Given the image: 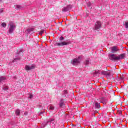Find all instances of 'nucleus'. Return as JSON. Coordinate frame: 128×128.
Returning a JSON list of instances; mask_svg holds the SVG:
<instances>
[{
    "label": "nucleus",
    "mask_w": 128,
    "mask_h": 128,
    "mask_svg": "<svg viewBox=\"0 0 128 128\" xmlns=\"http://www.w3.org/2000/svg\"><path fill=\"white\" fill-rule=\"evenodd\" d=\"M10 28L8 30L9 34H12L14 30H16V25L12 24V22H10L9 24Z\"/></svg>",
    "instance_id": "3"
},
{
    "label": "nucleus",
    "mask_w": 128,
    "mask_h": 128,
    "mask_svg": "<svg viewBox=\"0 0 128 128\" xmlns=\"http://www.w3.org/2000/svg\"><path fill=\"white\" fill-rule=\"evenodd\" d=\"M124 24L126 28H128V22H125Z\"/></svg>",
    "instance_id": "28"
},
{
    "label": "nucleus",
    "mask_w": 128,
    "mask_h": 128,
    "mask_svg": "<svg viewBox=\"0 0 128 128\" xmlns=\"http://www.w3.org/2000/svg\"><path fill=\"white\" fill-rule=\"evenodd\" d=\"M16 60H20V57L14 58V60H13V62H16Z\"/></svg>",
    "instance_id": "27"
},
{
    "label": "nucleus",
    "mask_w": 128,
    "mask_h": 128,
    "mask_svg": "<svg viewBox=\"0 0 128 128\" xmlns=\"http://www.w3.org/2000/svg\"><path fill=\"white\" fill-rule=\"evenodd\" d=\"M93 106L95 108L98 110V108H100V103L98 102H94L93 103Z\"/></svg>",
    "instance_id": "9"
},
{
    "label": "nucleus",
    "mask_w": 128,
    "mask_h": 128,
    "mask_svg": "<svg viewBox=\"0 0 128 128\" xmlns=\"http://www.w3.org/2000/svg\"><path fill=\"white\" fill-rule=\"evenodd\" d=\"M102 74H104L105 76H107V78H110V72L107 71H102Z\"/></svg>",
    "instance_id": "11"
},
{
    "label": "nucleus",
    "mask_w": 128,
    "mask_h": 128,
    "mask_svg": "<svg viewBox=\"0 0 128 128\" xmlns=\"http://www.w3.org/2000/svg\"><path fill=\"white\" fill-rule=\"evenodd\" d=\"M112 52L113 54H115V52H118L120 50V49L118 48V47L116 46H114L113 47H112L111 48Z\"/></svg>",
    "instance_id": "10"
},
{
    "label": "nucleus",
    "mask_w": 128,
    "mask_h": 128,
    "mask_svg": "<svg viewBox=\"0 0 128 128\" xmlns=\"http://www.w3.org/2000/svg\"><path fill=\"white\" fill-rule=\"evenodd\" d=\"M88 6H92V3L90 2H88L87 4Z\"/></svg>",
    "instance_id": "31"
},
{
    "label": "nucleus",
    "mask_w": 128,
    "mask_h": 128,
    "mask_svg": "<svg viewBox=\"0 0 128 128\" xmlns=\"http://www.w3.org/2000/svg\"><path fill=\"white\" fill-rule=\"evenodd\" d=\"M45 32H46V30H42L40 31L38 34H40V36H42V34L44 33Z\"/></svg>",
    "instance_id": "22"
},
{
    "label": "nucleus",
    "mask_w": 128,
    "mask_h": 128,
    "mask_svg": "<svg viewBox=\"0 0 128 128\" xmlns=\"http://www.w3.org/2000/svg\"><path fill=\"white\" fill-rule=\"evenodd\" d=\"M54 119L51 118L49 120L47 121L46 122H44L42 124V128H44V126H48V124H50V126L52 128H54Z\"/></svg>",
    "instance_id": "2"
},
{
    "label": "nucleus",
    "mask_w": 128,
    "mask_h": 128,
    "mask_svg": "<svg viewBox=\"0 0 128 128\" xmlns=\"http://www.w3.org/2000/svg\"><path fill=\"white\" fill-rule=\"evenodd\" d=\"M44 114V112H40V114Z\"/></svg>",
    "instance_id": "35"
},
{
    "label": "nucleus",
    "mask_w": 128,
    "mask_h": 128,
    "mask_svg": "<svg viewBox=\"0 0 128 128\" xmlns=\"http://www.w3.org/2000/svg\"><path fill=\"white\" fill-rule=\"evenodd\" d=\"M4 12V10L2 8L0 9V14H2V12Z\"/></svg>",
    "instance_id": "32"
},
{
    "label": "nucleus",
    "mask_w": 128,
    "mask_h": 128,
    "mask_svg": "<svg viewBox=\"0 0 128 128\" xmlns=\"http://www.w3.org/2000/svg\"><path fill=\"white\" fill-rule=\"evenodd\" d=\"M15 114L17 116H20V110L18 109L16 110L15 112Z\"/></svg>",
    "instance_id": "19"
},
{
    "label": "nucleus",
    "mask_w": 128,
    "mask_h": 128,
    "mask_svg": "<svg viewBox=\"0 0 128 128\" xmlns=\"http://www.w3.org/2000/svg\"><path fill=\"white\" fill-rule=\"evenodd\" d=\"M100 102L106 104L108 102V99H106V98H103Z\"/></svg>",
    "instance_id": "17"
},
{
    "label": "nucleus",
    "mask_w": 128,
    "mask_h": 128,
    "mask_svg": "<svg viewBox=\"0 0 128 128\" xmlns=\"http://www.w3.org/2000/svg\"><path fill=\"white\" fill-rule=\"evenodd\" d=\"M102 28V22L100 21H98L96 22L95 26H94V28L96 30H100Z\"/></svg>",
    "instance_id": "7"
},
{
    "label": "nucleus",
    "mask_w": 128,
    "mask_h": 128,
    "mask_svg": "<svg viewBox=\"0 0 128 128\" xmlns=\"http://www.w3.org/2000/svg\"><path fill=\"white\" fill-rule=\"evenodd\" d=\"M74 128H80L82 126H80V124H78V125H73Z\"/></svg>",
    "instance_id": "24"
},
{
    "label": "nucleus",
    "mask_w": 128,
    "mask_h": 128,
    "mask_svg": "<svg viewBox=\"0 0 128 128\" xmlns=\"http://www.w3.org/2000/svg\"><path fill=\"white\" fill-rule=\"evenodd\" d=\"M124 56H126V54H120L118 56H116L114 54H111L109 56V59L113 62H116V60H120L124 58Z\"/></svg>",
    "instance_id": "1"
},
{
    "label": "nucleus",
    "mask_w": 128,
    "mask_h": 128,
    "mask_svg": "<svg viewBox=\"0 0 128 128\" xmlns=\"http://www.w3.org/2000/svg\"><path fill=\"white\" fill-rule=\"evenodd\" d=\"M6 79L4 76H0V84H2L4 82H6Z\"/></svg>",
    "instance_id": "13"
},
{
    "label": "nucleus",
    "mask_w": 128,
    "mask_h": 128,
    "mask_svg": "<svg viewBox=\"0 0 128 128\" xmlns=\"http://www.w3.org/2000/svg\"><path fill=\"white\" fill-rule=\"evenodd\" d=\"M59 40L60 42H62V40H64V38L62 36H61Z\"/></svg>",
    "instance_id": "29"
},
{
    "label": "nucleus",
    "mask_w": 128,
    "mask_h": 128,
    "mask_svg": "<svg viewBox=\"0 0 128 128\" xmlns=\"http://www.w3.org/2000/svg\"><path fill=\"white\" fill-rule=\"evenodd\" d=\"M72 8V5H68L66 7H64L62 9V12H68L69 10H70Z\"/></svg>",
    "instance_id": "6"
},
{
    "label": "nucleus",
    "mask_w": 128,
    "mask_h": 128,
    "mask_svg": "<svg viewBox=\"0 0 128 128\" xmlns=\"http://www.w3.org/2000/svg\"><path fill=\"white\" fill-rule=\"evenodd\" d=\"M95 112H98V111H95Z\"/></svg>",
    "instance_id": "36"
},
{
    "label": "nucleus",
    "mask_w": 128,
    "mask_h": 128,
    "mask_svg": "<svg viewBox=\"0 0 128 128\" xmlns=\"http://www.w3.org/2000/svg\"><path fill=\"white\" fill-rule=\"evenodd\" d=\"M120 80H124V77H120Z\"/></svg>",
    "instance_id": "34"
},
{
    "label": "nucleus",
    "mask_w": 128,
    "mask_h": 128,
    "mask_svg": "<svg viewBox=\"0 0 128 128\" xmlns=\"http://www.w3.org/2000/svg\"><path fill=\"white\" fill-rule=\"evenodd\" d=\"M29 98H32V95L30 94Z\"/></svg>",
    "instance_id": "33"
},
{
    "label": "nucleus",
    "mask_w": 128,
    "mask_h": 128,
    "mask_svg": "<svg viewBox=\"0 0 128 128\" xmlns=\"http://www.w3.org/2000/svg\"><path fill=\"white\" fill-rule=\"evenodd\" d=\"M118 114H122V110H118L117 112Z\"/></svg>",
    "instance_id": "30"
},
{
    "label": "nucleus",
    "mask_w": 128,
    "mask_h": 128,
    "mask_svg": "<svg viewBox=\"0 0 128 128\" xmlns=\"http://www.w3.org/2000/svg\"><path fill=\"white\" fill-rule=\"evenodd\" d=\"M1 25L2 26H3V28H6V22L2 23Z\"/></svg>",
    "instance_id": "25"
},
{
    "label": "nucleus",
    "mask_w": 128,
    "mask_h": 128,
    "mask_svg": "<svg viewBox=\"0 0 128 128\" xmlns=\"http://www.w3.org/2000/svg\"><path fill=\"white\" fill-rule=\"evenodd\" d=\"M64 104V99H61L59 104L60 107L62 108Z\"/></svg>",
    "instance_id": "16"
},
{
    "label": "nucleus",
    "mask_w": 128,
    "mask_h": 128,
    "mask_svg": "<svg viewBox=\"0 0 128 128\" xmlns=\"http://www.w3.org/2000/svg\"><path fill=\"white\" fill-rule=\"evenodd\" d=\"M3 90H8V86H4L2 87Z\"/></svg>",
    "instance_id": "21"
},
{
    "label": "nucleus",
    "mask_w": 128,
    "mask_h": 128,
    "mask_svg": "<svg viewBox=\"0 0 128 128\" xmlns=\"http://www.w3.org/2000/svg\"><path fill=\"white\" fill-rule=\"evenodd\" d=\"M34 28H30L27 29L28 34H34Z\"/></svg>",
    "instance_id": "12"
},
{
    "label": "nucleus",
    "mask_w": 128,
    "mask_h": 128,
    "mask_svg": "<svg viewBox=\"0 0 128 128\" xmlns=\"http://www.w3.org/2000/svg\"><path fill=\"white\" fill-rule=\"evenodd\" d=\"M68 94V91L66 90H64L62 92V94L65 96V98H66V94Z\"/></svg>",
    "instance_id": "18"
},
{
    "label": "nucleus",
    "mask_w": 128,
    "mask_h": 128,
    "mask_svg": "<svg viewBox=\"0 0 128 128\" xmlns=\"http://www.w3.org/2000/svg\"><path fill=\"white\" fill-rule=\"evenodd\" d=\"M99 74H100V71L99 70H95L93 72L94 76H99Z\"/></svg>",
    "instance_id": "15"
},
{
    "label": "nucleus",
    "mask_w": 128,
    "mask_h": 128,
    "mask_svg": "<svg viewBox=\"0 0 128 128\" xmlns=\"http://www.w3.org/2000/svg\"><path fill=\"white\" fill-rule=\"evenodd\" d=\"M34 66L31 65V66H28V65H26L25 66V70H34Z\"/></svg>",
    "instance_id": "8"
},
{
    "label": "nucleus",
    "mask_w": 128,
    "mask_h": 128,
    "mask_svg": "<svg viewBox=\"0 0 128 128\" xmlns=\"http://www.w3.org/2000/svg\"><path fill=\"white\" fill-rule=\"evenodd\" d=\"M49 110H54V106H50L49 107Z\"/></svg>",
    "instance_id": "26"
},
{
    "label": "nucleus",
    "mask_w": 128,
    "mask_h": 128,
    "mask_svg": "<svg viewBox=\"0 0 128 128\" xmlns=\"http://www.w3.org/2000/svg\"><path fill=\"white\" fill-rule=\"evenodd\" d=\"M72 42L70 41L63 42H61L56 43V46H68Z\"/></svg>",
    "instance_id": "5"
},
{
    "label": "nucleus",
    "mask_w": 128,
    "mask_h": 128,
    "mask_svg": "<svg viewBox=\"0 0 128 128\" xmlns=\"http://www.w3.org/2000/svg\"><path fill=\"white\" fill-rule=\"evenodd\" d=\"M22 8V7L20 5H16L15 8L16 10H20Z\"/></svg>",
    "instance_id": "20"
},
{
    "label": "nucleus",
    "mask_w": 128,
    "mask_h": 128,
    "mask_svg": "<svg viewBox=\"0 0 128 128\" xmlns=\"http://www.w3.org/2000/svg\"><path fill=\"white\" fill-rule=\"evenodd\" d=\"M80 56H78V58H74L71 61L72 64L73 66H78V64H80Z\"/></svg>",
    "instance_id": "4"
},
{
    "label": "nucleus",
    "mask_w": 128,
    "mask_h": 128,
    "mask_svg": "<svg viewBox=\"0 0 128 128\" xmlns=\"http://www.w3.org/2000/svg\"><path fill=\"white\" fill-rule=\"evenodd\" d=\"M84 64L86 66H88V64H90V58H87L86 59Z\"/></svg>",
    "instance_id": "14"
},
{
    "label": "nucleus",
    "mask_w": 128,
    "mask_h": 128,
    "mask_svg": "<svg viewBox=\"0 0 128 128\" xmlns=\"http://www.w3.org/2000/svg\"><path fill=\"white\" fill-rule=\"evenodd\" d=\"M24 52V51L22 50H20V51H19V52L17 54L18 56H20V54H22Z\"/></svg>",
    "instance_id": "23"
}]
</instances>
